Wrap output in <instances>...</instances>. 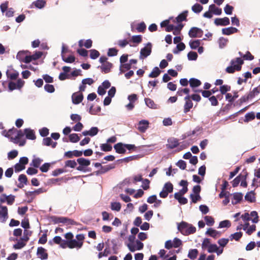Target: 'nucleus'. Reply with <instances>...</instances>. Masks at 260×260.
<instances>
[{
  "label": "nucleus",
  "instance_id": "obj_5",
  "mask_svg": "<svg viewBox=\"0 0 260 260\" xmlns=\"http://www.w3.org/2000/svg\"><path fill=\"white\" fill-rule=\"evenodd\" d=\"M188 35L192 38H201L203 35V31L201 28L197 27H193L189 30Z\"/></svg>",
  "mask_w": 260,
  "mask_h": 260
},
{
  "label": "nucleus",
  "instance_id": "obj_22",
  "mask_svg": "<svg viewBox=\"0 0 260 260\" xmlns=\"http://www.w3.org/2000/svg\"><path fill=\"white\" fill-rule=\"evenodd\" d=\"M189 226V223L185 221H181L180 223H178L177 229L178 230L184 235V232L186 231L188 226Z\"/></svg>",
  "mask_w": 260,
  "mask_h": 260
},
{
  "label": "nucleus",
  "instance_id": "obj_42",
  "mask_svg": "<svg viewBox=\"0 0 260 260\" xmlns=\"http://www.w3.org/2000/svg\"><path fill=\"white\" fill-rule=\"evenodd\" d=\"M228 42V40L227 39H225L223 37L219 38L218 41L219 47L220 49L223 48L226 45Z\"/></svg>",
  "mask_w": 260,
  "mask_h": 260
},
{
  "label": "nucleus",
  "instance_id": "obj_60",
  "mask_svg": "<svg viewBox=\"0 0 260 260\" xmlns=\"http://www.w3.org/2000/svg\"><path fill=\"white\" fill-rule=\"evenodd\" d=\"M40 135L42 137H45L49 135V129L47 127H43L39 130Z\"/></svg>",
  "mask_w": 260,
  "mask_h": 260
},
{
  "label": "nucleus",
  "instance_id": "obj_6",
  "mask_svg": "<svg viewBox=\"0 0 260 260\" xmlns=\"http://www.w3.org/2000/svg\"><path fill=\"white\" fill-rule=\"evenodd\" d=\"M8 218V208L0 204V222L4 223Z\"/></svg>",
  "mask_w": 260,
  "mask_h": 260
},
{
  "label": "nucleus",
  "instance_id": "obj_64",
  "mask_svg": "<svg viewBox=\"0 0 260 260\" xmlns=\"http://www.w3.org/2000/svg\"><path fill=\"white\" fill-rule=\"evenodd\" d=\"M146 28V26L145 23L144 22H142L138 25L137 29L138 32H143L145 30Z\"/></svg>",
  "mask_w": 260,
  "mask_h": 260
},
{
  "label": "nucleus",
  "instance_id": "obj_1",
  "mask_svg": "<svg viewBox=\"0 0 260 260\" xmlns=\"http://www.w3.org/2000/svg\"><path fill=\"white\" fill-rule=\"evenodd\" d=\"M244 63L243 60L240 57H237L232 59L230 62L231 66L225 69V71L229 74H233L236 71H240L242 69V65Z\"/></svg>",
  "mask_w": 260,
  "mask_h": 260
},
{
  "label": "nucleus",
  "instance_id": "obj_41",
  "mask_svg": "<svg viewBox=\"0 0 260 260\" xmlns=\"http://www.w3.org/2000/svg\"><path fill=\"white\" fill-rule=\"evenodd\" d=\"M203 9V6L198 3L195 4L191 8L192 11L195 13H200Z\"/></svg>",
  "mask_w": 260,
  "mask_h": 260
},
{
  "label": "nucleus",
  "instance_id": "obj_15",
  "mask_svg": "<svg viewBox=\"0 0 260 260\" xmlns=\"http://www.w3.org/2000/svg\"><path fill=\"white\" fill-rule=\"evenodd\" d=\"M233 195L232 204L234 205L239 203L243 199V194L241 192H235Z\"/></svg>",
  "mask_w": 260,
  "mask_h": 260
},
{
  "label": "nucleus",
  "instance_id": "obj_45",
  "mask_svg": "<svg viewBox=\"0 0 260 260\" xmlns=\"http://www.w3.org/2000/svg\"><path fill=\"white\" fill-rule=\"evenodd\" d=\"M70 141L72 143H77L80 140V137L77 134H71L69 135Z\"/></svg>",
  "mask_w": 260,
  "mask_h": 260
},
{
  "label": "nucleus",
  "instance_id": "obj_54",
  "mask_svg": "<svg viewBox=\"0 0 260 260\" xmlns=\"http://www.w3.org/2000/svg\"><path fill=\"white\" fill-rule=\"evenodd\" d=\"M231 87L228 85H223L220 87V91L222 94H225L228 91L231 90Z\"/></svg>",
  "mask_w": 260,
  "mask_h": 260
},
{
  "label": "nucleus",
  "instance_id": "obj_14",
  "mask_svg": "<svg viewBox=\"0 0 260 260\" xmlns=\"http://www.w3.org/2000/svg\"><path fill=\"white\" fill-rule=\"evenodd\" d=\"M125 144L119 142L114 146V148L116 153L119 154H124L126 152Z\"/></svg>",
  "mask_w": 260,
  "mask_h": 260
},
{
  "label": "nucleus",
  "instance_id": "obj_39",
  "mask_svg": "<svg viewBox=\"0 0 260 260\" xmlns=\"http://www.w3.org/2000/svg\"><path fill=\"white\" fill-rule=\"evenodd\" d=\"M260 92V85L256 87L253 88V89L250 91L248 94L250 99L253 98L255 95H257Z\"/></svg>",
  "mask_w": 260,
  "mask_h": 260
},
{
  "label": "nucleus",
  "instance_id": "obj_21",
  "mask_svg": "<svg viewBox=\"0 0 260 260\" xmlns=\"http://www.w3.org/2000/svg\"><path fill=\"white\" fill-rule=\"evenodd\" d=\"M142 155L140 154H137L135 155L130 156L128 157H125L124 158L120 159L117 160V161L122 162L125 161L126 162H128L129 161L134 160H138L141 157H142Z\"/></svg>",
  "mask_w": 260,
  "mask_h": 260
},
{
  "label": "nucleus",
  "instance_id": "obj_52",
  "mask_svg": "<svg viewBox=\"0 0 260 260\" xmlns=\"http://www.w3.org/2000/svg\"><path fill=\"white\" fill-rule=\"evenodd\" d=\"M206 224L208 226H212L214 223V218L210 216H206L204 217Z\"/></svg>",
  "mask_w": 260,
  "mask_h": 260
},
{
  "label": "nucleus",
  "instance_id": "obj_63",
  "mask_svg": "<svg viewBox=\"0 0 260 260\" xmlns=\"http://www.w3.org/2000/svg\"><path fill=\"white\" fill-rule=\"evenodd\" d=\"M173 244L174 248H178L182 245V242L180 239L176 237L173 239Z\"/></svg>",
  "mask_w": 260,
  "mask_h": 260
},
{
  "label": "nucleus",
  "instance_id": "obj_27",
  "mask_svg": "<svg viewBox=\"0 0 260 260\" xmlns=\"http://www.w3.org/2000/svg\"><path fill=\"white\" fill-rule=\"evenodd\" d=\"M144 101L145 104L147 107L151 109H156L157 108V106L155 104L154 102L149 98H145Z\"/></svg>",
  "mask_w": 260,
  "mask_h": 260
},
{
  "label": "nucleus",
  "instance_id": "obj_18",
  "mask_svg": "<svg viewBox=\"0 0 260 260\" xmlns=\"http://www.w3.org/2000/svg\"><path fill=\"white\" fill-rule=\"evenodd\" d=\"M112 67L113 64L112 63L110 62H106L105 63L103 64L101 66H99L98 68H100L102 72L107 74L111 71V69Z\"/></svg>",
  "mask_w": 260,
  "mask_h": 260
},
{
  "label": "nucleus",
  "instance_id": "obj_10",
  "mask_svg": "<svg viewBox=\"0 0 260 260\" xmlns=\"http://www.w3.org/2000/svg\"><path fill=\"white\" fill-rule=\"evenodd\" d=\"M179 143L178 140L176 138H170L168 139V144L166 147L168 149H172L177 147Z\"/></svg>",
  "mask_w": 260,
  "mask_h": 260
},
{
  "label": "nucleus",
  "instance_id": "obj_59",
  "mask_svg": "<svg viewBox=\"0 0 260 260\" xmlns=\"http://www.w3.org/2000/svg\"><path fill=\"white\" fill-rule=\"evenodd\" d=\"M132 41L133 43L139 44L142 41V36L140 35L133 36L132 37Z\"/></svg>",
  "mask_w": 260,
  "mask_h": 260
},
{
  "label": "nucleus",
  "instance_id": "obj_35",
  "mask_svg": "<svg viewBox=\"0 0 260 260\" xmlns=\"http://www.w3.org/2000/svg\"><path fill=\"white\" fill-rule=\"evenodd\" d=\"M161 71L157 67H155L153 69L152 72L149 74V77L150 78H156L158 77Z\"/></svg>",
  "mask_w": 260,
  "mask_h": 260
},
{
  "label": "nucleus",
  "instance_id": "obj_28",
  "mask_svg": "<svg viewBox=\"0 0 260 260\" xmlns=\"http://www.w3.org/2000/svg\"><path fill=\"white\" fill-rule=\"evenodd\" d=\"M26 244V242L24 241L23 240H22V238H20L18 240V242L13 245V248L15 249H20L24 247Z\"/></svg>",
  "mask_w": 260,
  "mask_h": 260
},
{
  "label": "nucleus",
  "instance_id": "obj_4",
  "mask_svg": "<svg viewBox=\"0 0 260 260\" xmlns=\"http://www.w3.org/2000/svg\"><path fill=\"white\" fill-rule=\"evenodd\" d=\"M152 51V44L150 42L147 43L146 46L142 48L140 51V58H146L150 55Z\"/></svg>",
  "mask_w": 260,
  "mask_h": 260
},
{
  "label": "nucleus",
  "instance_id": "obj_30",
  "mask_svg": "<svg viewBox=\"0 0 260 260\" xmlns=\"http://www.w3.org/2000/svg\"><path fill=\"white\" fill-rule=\"evenodd\" d=\"M199 251L197 249H191L188 251L187 256L191 259H194L197 258Z\"/></svg>",
  "mask_w": 260,
  "mask_h": 260
},
{
  "label": "nucleus",
  "instance_id": "obj_24",
  "mask_svg": "<svg viewBox=\"0 0 260 260\" xmlns=\"http://www.w3.org/2000/svg\"><path fill=\"white\" fill-rule=\"evenodd\" d=\"M188 11L185 10L176 18V22L177 23L181 22L183 21L186 20V17L187 16Z\"/></svg>",
  "mask_w": 260,
  "mask_h": 260
},
{
  "label": "nucleus",
  "instance_id": "obj_36",
  "mask_svg": "<svg viewBox=\"0 0 260 260\" xmlns=\"http://www.w3.org/2000/svg\"><path fill=\"white\" fill-rule=\"evenodd\" d=\"M162 189L170 193L173 191V185L171 182H167L164 184Z\"/></svg>",
  "mask_w": 260,
  "mask_h": 260
},
{
  "label": "nucleus",
  "instance_id": "obj_34",
  "mask_svg": "<svg viewBox=\"0 0 260 260\" xmlns=\"http://www.w3.org/2000/svg\"><path fill=\"white\" fill-rule=\"evenodd\" d=\"M52 220L54 223H65L66 217H57L55 216L51 217Z\"/></svg>",
  "mask_w": 260,
  "mask_h": 260
},
{
  "label": "nucleus",
  "instance_id": "obj_17",
  "mask_svg": "<svg viewBox=\"0 0 260 260\" xmlns=\"http://www.w3.org/2000/svg\"><path fill=\"white\" fill-rule=\"evenodd\" d=\"M24 134L26 138L29 140H34L36 139L35 133L34 130L30 128H26L24 129Z\"/></svg>",
  "mask_w": 260,
  "mask_h": 260
},
{
  "label": "nucleus",
  "instance_id": "obj_47",
  "mask_svg": "<svg viewBox=\"0 0 260 260\" xmlns=\"http://www.w3.org/2000/svg\"><path fill=\"white\" fill-rule=\"evenodd\" d=\"M32 232L27 230H24L23 232V236L22 237V240L25 242H27L29 239V237L31 235Z\"/></svg>",
  "mask_w": 260,
  "mask_h": 260
},
{
  "label": "nucleus",
  "instance_id": "obj_26",
  "mask_svg": "<svg viewBox=\"0 0 260 260\" xmlns=\"http://www.w3.org/2000/svg\"><path fill=\"white\" fill-rule=\"evenodd\" d=\"M209 10L211 11L212 13L216 15H220L222 13V10L221 8L217 7L214 4H212L209 6Z\"/></svg>",
  "mask_w": 260,
  "mask_h": 260
},
{
  "label": "nucleus",
  "instance_id": "obj_23",
  "mask_svg": "<svg viewBox=\"0 0 260 260\" xmlns=\"http://www.w3.org/2000/svg\"><path fill=\"white\" fill-rule=\"evenodd\" d=\"M245 200L250 203H254L256 201V199L254 191L248 192L245 196Z\"/></svg>",
  "mask_w": 260,
  "mask_h": 260
},
{
  "label": "nucleus",
  "instance_id": "obj_48",
  "mask_svg": "<svg viewBox=\"0 0 260 260\" xmlns=\"http://www.w3.org/2000/svg\"><path fill=\"white\" fill-rule=\"evenodd\" d=\"M42 161L43 160L39 157L34 158L30 164V166H32L35 168H39Z\"/></svg>",
  "mask_w": 260,
  "mask_h": 260
},
{
  "label": "nucleus",
  "instance_id": "obj_33",
  "mask_svg": "<svg viewBox=\"0 0 260 260\" xmlns=\"http://www.w3.org/2000/svg\"><path fill=\"white\" fill-rule=\"evenodd\" d=\"M255 117V115L254 112H248L245 114L244 121L245 122H248L249 121L253 120Z\"/></svg>",
  "mask_w": 260,
  "mask_h": 260
},
{
  "label": "nucleus",
  "instance_id": "obj_61",
  "mask_svg": "<svg viewBox=\"0 0 260 260\" xmlns=\"http://www.w3.org/2000/svg\"><path fill=\"white\" fill-rule=\"evenodd\" d=\"M25 168V166L21 165L19 162L16 163L14 166L15 172L16 173L19 172Z\"/></svg>",
  "mask_w": 260,
  "mask_h": 260
},
{
  "label": "nucleus",
  "instance_id": "obj_57",
  "mask_svg": "<svg viewBox=\"0 0 260 260\" xmlns=\"http://www.w3.org/2000/svg\"><path fill=\"white\" fill-rule=\"evenodd\" d=\"M45 90L48 93H53L55 91L54 87L52 84H46L44 86Z\"/></svg>",
  "mask_w": 260,
  "mask_h": 260
},
{
  "label": "nucleus",
  "instance_id": "obj_11",
  "mask_svg": "<svg viewBox=\"0 0 260 260\" xmlns=\"http://www.w3.org/2000/svg\"><path fill=\"white\" fill-rule=\"evenodd\" d=\"M115 168V165L114 164H110V165L104 166H102L101 169H100V170H99V171H97L96 172H95V174L96 175H98L99 174H104V173L108 172L109 171H110L113 169H114Z\"/></svg>",
  "mask_w": 260,
  "mask_h": 260
},
{
  "label": "nucleus",
  "instance_id": "obj_19",
  "mask_svg": "<svg viewBox=\"0 0 260 260\" xmlns=\"http://www.w3.org/2000/svg\"><path fill=\"white\" fill-rule=\"evenodd\" d=\"M68 247L70 248H73L75 247L81 248L83 245L82 242H79L75 239L69 240V242H68Z\"/></svg>",
  "mask_w": 260,
  "mask_h": 260
},
{
  "label": "nucleus",
  "instance_id": "obj_50",
  "mask_svg": "<svg viewBox=\"0 0 260 260\" xmlns=\"http://www.w3.org/2000/svg\"><path fill=\"white\" fill-rule=\"evenodd\" d=\"M61 58L62 60L67 63H72L75 60V57L73 55H69L67 58H66L64 55L61 54Z\"/></svg>",
  "mask_w": 260,
  "mask_h": 260
},
{
  "label": "nucleus",
  "instance_id": "obj_29",
  "mask_svg": "<svg viewBox=\"0 0 260 260\" xmlns=\"http://www.w3.org/2000/svg\"><path fill=\"white\" fill-rule=\"evenodd\" d=\"M17 131V136L15 138L11 137L10 140L11 141L14 142L15 144H17L18 143V140L23 137L25 135L24 132H23L21 130L16 131Z\"/></svg>",
  "mask_w": 260,
  "mask_h": 260
},
{
  "label": "nucleus",
  "instance_id": "obj_43",
  "mask_svg": "<svg viewBox=\"0 0 260 260\" xmlns=\"http://www.w3.org/2000/svg\"><path fill=\"white\" fill-rule=\"evenodd\" d=\"M108 143L102 144L100 145L101 149L103 151L108 152V151H111V150L112 149V147L110 144H109Z\"/></svg>",
  "mask_w": 260,
  "mask_h": 260
},
{
  "label": "nucleus",
  "instance_id": "obj_62",
  "mask_svg": "<svg viewBox=\"0 0 260 260\" xmlns=\"http://www.w3.org/2000/svg\"><path fill=\"white\" fill-rule=\"evenodd\" d=\"M50 167V164L46 162L40 167V170L42 172L46 173L49 170Z\"/></svg>",
  "mask_w": 260,
  "mask_h": 260
},
{
  "label": "nucleus",
  "instance_id": "obj_38",
  "mask_svg": "<svg viewBox=\"0 0 260 260\" xmlns=\"http://www.w3.org/2000/svg\"><path fill=\"white\" fill-rule=\"evenodd\" d=\"M193 107V103L191 101H186L184 105V113H187Z\"/></svg>",
  "mask_w": 260,
  "mask_h": 260
},
{
  "label": "nucleus",
  "instance_id": "obj_20",
  "mask_svg": "<svg viewBox=\"0 0 260 260\" xmlns=\"http://www.w3.org/2000/svg\"><path fill=\"white\" fill-rule=\"evenodd\" d=\"M238 31L237 28L234 27H229L222 29V33L224 35H230L237 32Z\"/></svg>",
  "mask_w": 260,
  "mask_h": 260
},
{
  "label": "nucleus",
  "instance_id": "obj_3",
  "mask_svg": "<svg viewBox=\"0 0 260 260\" xmlns=\"http://www.w3.org/2000/svg\"><path fill=\"white\" fill-rule=\"evenodd\" d=\"M247 175L248 173L245 169H244L242 172L232 181V183L233 187H237L241 180H246Z\"/></svg>",
  "mask_w": 260,
  "mask_h": 260
},
{
  "label": "nucleus",
  "instance_id": "obj_56",
  "mask_svg": "<svg viewBox=\"0 0 260 260\" xmlns=\"http://www.w3.org/2000/svg\"><path fill=\"white\" fill-rule=\"evenodd\" d=\"M16 129L14 128L10 129L8 131H7L6 130H4L2 132V135L4 136L5 137L9 138L10 135H12L14 133V132H16Z\"/></svg>",
  "mask_w": 260,
  "mask_h": 260
},
{
  "label": "nucleus",
  "instance_id": "obj_58",
  "mask_svg": "<svg viewBox=\"0 0 260 260\" xmlns=\"http://www.w3.org/2000/svg\"><path fill=\"white\" fill-rule=\"evenodd\" d=\"M190 198L191 200V203H196L198 201L201 200L200 194H193L192 193L190 194Z\"/></svg>",
  "mask_w": 260,
  "mask_h": 260
},
{
  "label": "nucleus",
  "instance_id": "obj_40",
  "mask_svg": "<svg viewBox=\"0 0 260 260\" xmlns=\"http://www.w3.org/2000/svg\"><path fill=\"white\" fill-rule=\"evenodd\" d=\"M243 233L241 232H236L234 234H231L230 236V238L231 240H233V239L236 241H239L241 237H242Z\"/></svg>",
  "mask_w": 260,
  "mask_h": 260
},
{
  "label": "nucleus",
  "instance_id": "obj_16",
  "mask_svg": "<svg viewBox=\"0 0 260 260\" xmlns=\"http://www.w3.org/2000/svg\"><path fill=\"white\" fill-rule=\"evenodd\" d=\"M205 234L214 239H216L221 236V232L212 228H209L206 231Z\"/></svg>",
  "mask_w": 260,
  "mask_h": 260
},
{
  "label": "nucleus",
  "instance_id": "obj_8",
  "mask_svg": "<svg viewBox=\"0 0 260 260\" xmlns=\"http://www.w3.org/2000/svg\"><path fill=\"white\" fill-rule=\"evenodd\" d=\"M149 121L147 120H142L138 124L137 128L141 133H145L149 127Z\"/></svg>",
  "mask_w": 260,
  "mask_h": 260
},
{
  "label": "nucleus",
  "instance_id": "obj_51",
  "mask_svg": "<svg viewBox=\"0 0 260 260\" xmlns=\"http://www.w3.org/2000/svg\"><path fill=\"white\" fill-rule=\"evenodd\" d=\"M89 51L90 57L92 59H96L100 55L99 52L95 49H91Z\"/></svg>",
  "mask_w": 260,
  "mask_h": 260
},
{
  "label": "nucleus",
  "instance_id": "obj_31",
  "mask_svg": "<svg viewBox=\"0 0 260 260\" xmlns=\"http://www.w3.org/2000/svg\"><path fill=\"white\" fill-rule=\"evenodd\" d=\"M201 40H190L189 43V46L192 49H197L201 44Z\"/></svg>",
  "mask_w": 260,
  "mask_h": 260
},
{
  "label": "nucleus",
  "instance_id": "obj_46",
  "mask_svg": "<svg viewBox=\"0 0 260 260\" xmlns=\"http://www.w3.org/2000/svg\"><path fill=\"white\" fill-rule=\"evenodd\" d=\"M77 163L75 160H68L65 161V167L75 168L77 165Z\"/></svg>",
  "mask_w": 260,
  "mask_h": 260
},
{
  "label": "nucleus",
  "instance_id": "obj_25",
  "mask_svg": "<svg viewBox=\"0 0 260 260\" xmlns=\"http://www.w3.org/2000/svg\"><path fill=\"white\" fill-rule=\"evenodd\" d=\"M189 82L190 86L192 88L198 87L202 84L200 80L194 78H190Z\"/></svg>",
  "mask_w": 260,
  "mask_h": 260
},
{
  "label": "nucleus",
  "instance_id": "obj_12",
  "mask_svg": "<svg viewBox=\"0 0 260 260\" xmlns=\"http://www.w3.org/2000/svg\"><path fill=\"white\" fill-rule=\"evenodd\" d=\"M214 23L217 26H226L230 24V21L228 17H225L223 18H216Z\"/></svg>",
  "mask_w": 260,
  "mask_h": 260
},
{
  "label": "nucleus",
  "instance_id": "obj_44",
  "mask_svg": "<svg viewBox=\"0 0 260 260\" xmlns=\"http://www.w3.org/2000/svg\"><path fill=\"white\" fill-rule=\"evenodd\" d=\"M121 207V204L119 202H112L111 203V209L112 210L119 211Z\"/></svg>",
  "mask_w": 260,
  "mask_h": 260
},
{
  "label": "nucleus",
  "instance_id": "obj_53",
  "mask_svg": "<svg viewBox=\"0 0 260 260\" xmlns=\"http://www.w3.org/2000/svg\"><path fill=\"white\" fill-rule=\"evenodd\" d=\"M18 151L16 150H13L11 151H10L8 153V158L9 160H11L15 157H16L18 155Z\"/></svg>",
  "mask_w": 260,
  "mask_h": 260
},
{
  "label": "nucleus",
  "instance_id": "obj_37",
  "mask_svg": "<svg viewBox=\"0 0 260 260\" xmlns=\"http://www.w3.org/2000/svg\"><path fill=\"white\" fill-rule=\"evenodd\" d=\"M196 232V228L193 226L192 224H189L186 231L184 232V236H188L189 235L194 233Z\"/></svg>",
  "mask_w": 260,
  "mask_h": 260
},
{
  "label": "nucleus",
  "instance_id": "obj_9",
  "mask_svg": "<svg viewBox=\"0 0 260 260\" xmlns=\"http://www.w3.org/2000/svg\"><path fill=\"white\" fill-rule=\"evenodd\" d=\"M37 255L42 260L47 259L48 257V255L46 252V250L42 247H39L38 248Z\"/></svg>",
  "mask_w": 260,
  "mask_h": 260
},
{
  "label": "nucleus",
  "instance_id": "obj_49",
  "mask_svg": "<svg viewBox=\"0 0 260 260\" xmlns=\"http://www.w3.org/2000/svg\"><path fill=\"white\" fill-rule=\"evenodd\" d=\"M198 56L197 53L194 51H190L187 54V58L189 60H196Z\"/></svg>",
  "mask_w": 260,
  "mask_h": 260
},
{
  "label": "nucleus",
  "instance_id": "obj_2",
  "mask_svg": "<svg viewBox=\"0 0 260 260\" xmlns=\"http://www.w3.org/2000/svg\"><path fill=\"white\" fill-rule=\"evenodd\" d=\"M77 162L79 164V166L76 168L78 171L83 172L91 171V169H85V167L90 165V160L84 157H80L77 159Z\"/></svg>",
  "mask_w": 260,
  "mask_h": 260
},
{
  "label": "nucleus",
  "instance_id": "obj_13",
  "mask_svg": "<svg viewBox=\"0 0 260 260\" xmlns=\"http://www.w3.org/2000/svg\"><path fill=\"white\" fill-rule=\"evenodd\" d=\"M83 99V95L82 93L75 92L72 95V102L75 105L80 104L82 101Z\"/></svg>",
  "mask_w": 260,
  "mask_h": 260
},
{
  "label": "nucleus",
  "instance_id": "obj_32",
  "mask_svg": "<svg viewBox=\"0 0 260 260\" xmlns=\"http://www.w3.org/2000/svg\"><path fill=\"white\" fill-rule=\"evenodd\" d=\"M32 4L37 8L41 9L45 7L46 5V1L44 0H37L34 2Z\"/></svg>",
  "mask_w": 260,
  "mask_h": 260
},
{
  "label": "nucleus",
  "instance_id": "obj_55",
  "mask_svg": "<svg viewBox=\"0 0 260 260\" xmlns=\"http://www.w3.org/2000/svg\"><path fill=\"white\" fill-rule=\"evenodd\" d=\"M231 222L228 220L220 221L219 224V228H229L231 226Z\"/></svg>",
  "mask_w": 260,
  "mask_h": 260
},
{
  "label": "nucleus",
  "instance_id": "obj_7",
  "mask_svg": "<svg viewBox=\"0 0 260 260\" xmlns=\"http://www.w3.org/2000/svg\"><path fill=\"white\" fill-rule=\"evenodd\" d=\"M134 180L135 182L142 181L143 183H146V185H142L141 187L144 190H147L149 188L150 181L147 179H143L141 175L135 176L134 177Z\"/></svg>",
  "mask_w": 260,
  "mask_h": 260
}]
</instances>
